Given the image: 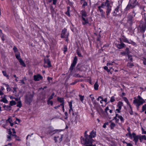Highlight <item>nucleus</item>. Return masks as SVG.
<instances>
[{"label":"nucleus","instance_id":"obj_8","mask_svg":"<svg viewBox=\"0 0 146 146\" xmlns=\"http://www.w3.org/2000/svg\"><path fill=\"white\" fill-rule=\"evenodd\" d=\"M82 23L83 25H88L90 26L91 25V24L89 22L87 18L84 17L82 18Z\"/></svg>","mask_w":146,"mask_h":146},{"label":"nucleus","instance_id":"obj_2","mask_svg":"<svg viewBox=\"0 0 146 146\" xmlns=\"http://www.w3.org/2000/svg\"><path fill=\"white\" fill-rule=\"evenodd\" d=\"M105 6L106 7V12L107 17H108V15L109 14L111 13V4L110 3L109 1L108 0H106L104 3Z\"/></svg>","mask_w":146,"mask_h":146},{"label":"nucleus","instance_id":"obj_4","mask_svg":"<svg viewBox=\"0 0 146 146\" xmlns=\"http://www.w3.org/2000/svg\"><path fill=\"white\" fill-rule=\"evenodd\" d=\"M96 132L94 130H92L90 133V135H89V139L91 140L90 143L93 144L95 143V144L97 142L95 140L92 139L93 138L95 137L96 136Z\"/></svg>","mask_w":146,"mask_h":146},{"label":"nucleus","instance_id":"obj_22","mask_svg":"<svg viewBox=\"0 0 146 146\" xmlns=\"http://www.w3.org/2000/svg\"><path fill=\"white\" fill-rule=\"evenodd\" d=\"M116 117H117L122 122H124V119L123 117L121 115H119L118 114H116Z\"/></svg>","mask_w":146,"mask_h":146},{"label":"nucleus","instance_id":"obj_21","mask_svg":"<svg viewBox=\"0 0 146 146\" xmlns=\"http://www.w3.org/2000/svg\"><path fill=\"white\" fill-rule=\"evenodd\" d=\"M85 146H96L95 143L93 144L90 142H85Z\"/></svg>","mask_w":146,"mask_h":146},{"label":"nucleus","instance_id":"obj_24","mask_svg":"<svg viewBox=\"0 0 146 146\" xmlns=\"http://www.w3.org/2000/svg\"><path fill=\"white\" fill-rule=\"evenodd\" d=\"M138 139H139V135H136L133 138V141L135 142V144H136L138 141Z\"/></svg>","mask_w":146,"mask_h":146},{"label":"nucleus","instance_id":"obj_52","mask_svg":"<svg viewBox=\"0 0 146 146\" xmlns=\"http://www.w3.org/2000/svg\"><path fill=\"white\" fill-rule=\"evenodd\" d=\"M7 141H11V135H7Z\"/></svg>","mask_w":146,"mask_h":146},{"label":"nucleus","instance_id":"obj_37","mask_svg":"<svg viewBox=\"0 0 146 146\" xmlns=\"http://www.w3.org/2000/svg\"><path fill=\"white\" fill-rule=\"evenodd\" d=\"M5 107L6 110L7 111L10 110L11 109V107L10 106H5Z\"/></svg>","mask_w":146,"mask_h":146},{"label":"nucleus","instance_id":"obj_48","mask_svg":"<svg viewBox=\"0 0 146 146\" xmlns=\"http://www.w3.org/2000/svg\"><path fill=\"white\" fill-rule=\"evenodd\" d=\"M54 93H53L51 95V96H50L48 98V100H50L51 99H52L53 98V96H54Z\"/></svg>","mask_w":146,"mask_h":146},{"label":"nucleus","instance_id":"obj_20","mask_svg":"<svg viewBox=\"0 0 146 146\" xmlns=\"http://www.w3.org/2000/svg\"><path fill=\"white\" fill-rule=\"evenodd\" d=\"M122 37L123 38H121L122 41H123L125 42H126L129 44L130 41V40H129L124 36H123Z\"/></svg>","mask_w":146,"mask_h":146},{"label":"nucleus","instance_id":"obj_41","mask_svg":"<svg viewBox=\"0 0 146 146\" xmlns=\"http://www.w3.org/2000/svg\"><path fill=\"white\" fill-rule=\"evenodd\" d=\"M80 100L82 102H83V101L84 100V96H82L80 95H79Z\"/></svg>","mask_w":146,"mask_h":146},{"label":"nucleus","instance_id":"obj_38","mask_svg":"<svg viewBox=\"0 0 146 146\" xmlns=\"http://www.w3.org/2000/svg\"><path fill=\"white\" fill-rule=\"evenodd\" d=\"M22 106V104L21 101H19L17 103V106L19 108H21Z\"/></svg>","mask_w":146,"mask_h":146},{"label":"nucleus","instance_id":"obj_26","mask_svg":"<svg viewBox=\"0 0 146 146\" xmlns=\"http://www.w3.org/2000/svg\"><path fill=\"white\" fill-rule=\"evenodd\" d=\"M123 99L124 100L126 103L127 105H128L129 108H131V106L130 105L128 99L126 97H123Z\"/></svg>","mask_w":146,"mask_h":146},{"label":"nucleus","instance_id":"obj_18","mask_svg":"<svg viewBox=\"0 0 146 146\" xmlns=\"http://www.w3.org/2000/svg\"><path fill=\"white\" fill-rule=\"evenodd\" d=\"M6 95H4L3 97L2 96L1 97V101L2 102H3L4 103L7 104L8 103V101L6 99Z\"/></svg>","mask_w":146,"mask_h":146},{"label":"nucleus","instance_id":"obj_3","mask_svg":"<svg viewBox=\"0 0 146 146\" xmlns=\"http://www.w3.org/2000/svg\"><path fill=\"white\" fill-rule=\"evenodd\" d=\"M33 96V95L31 93H28L25 96V102L28 105H30L32 101Z\"/></svg>","mask_w":146,"mask_h":146},{"label":"nucleus","instance_id":"obj_45","mask_svg":"<svg viewBox=\"0 0 146 146\" xmlns=\"http://www.w3.org/2000/svg\"><path fill=\"white\" fill-rule=\"evenodd\" d=\"M15 56L16 58L17 59L19 60V59H22L21 58H20V55L19 54H15Z\"/></svg>","mask_w":146,"mask_h":146},{"label":"nucleus","instance_id":"obj_43","mask_svg":"<svg viewBox=\"0 0 146 146\" xmlns=\"http://www.w3.org/2000/svg\"><path fill=\"white\" fill-rule=\"evenodd\" d=\"M47 102L48 105L50 104L52 106L53 105V102L52 101H50L49 100H48L47 101Z\"/></svg>","mask_w":146,"mask_h":146},{"label":"nucleus","instance_id":"obj_33","mask_svg":"<svg viewBox=\"0 0 146 146\" xmlns=\"http://www.w3.org/2000/svg\"><path fill=\"white\" fill-rule=\"evenodd\" d=\"M2 73L4 76L6 77L7 78L9 79V75L7 74V72L5 71H2Z\"/></svg>","mask_w":146,"mask_h":146},{"label":"nucleus","instance_id":"obj_15","mask_svg":"<svg viewBox=\"0 0 146 146\" xmlns=\"http://www.w3.org/2000/svg\"><path fill=\"white\" fill-rule=\"evenodd\" d=\"M98 11H99L101 14V16L102 17L104 18H106L105 15H104V12L103 10V9H101V8H100V7H98Z\"/></svg>","mask_w":146,"mask_h":146},{"label":"nucleus","instance_id":"obj_63","mask_svg":"<svg viewBox=\"0 0 146 146\" xmlns=\"http://www.w3.org/2000/svg\"><path fill=\"white\" fill-rule=\"evenodd\" d=\"M65 14L67 15L68 17H70V12H69L67 11V12H66L65 13Z\"/></svg>","mask_w":146,"mask_h":146},{"label":"nucleus","instance_id":"obj_23","mask_svg":"<svg viewBox=\"0 0 146 146\" xmlns=\"http://www.w3.org/2000/svg\"><path fill=\"white\" fill-rule=\"evenodd\" d=\"M119 7L117 6L116 8L115 9V11L113 12V15L116 16V15H118L119 14L118 13L119 12Z\"/></svg>","mask_w":146,"mask_h":146},{"label":"nucleus","instance_id":"obj_30","mask_svg":"<svg viewBox=\"0 0 146 146\" xmlns=\"http://www.w3.org/2000/svg\"><path fill=\"white\" fill-rule=\"evenodd\" d=\"M94 89L95 90H98V89L99 85L98 83L97 82H96L94 85Z\"/></svg>","mask_w":146,"mask_h":146},{"label":"nucleus","instance_id":"obj_47","mask_svg":"<svg viewBox=\"0 0 146 146\" xmlns=\"http://www.w3.org/2000/svg\"><path fill=\"white\" fill-rule=\"evenodd\" d=\"M16 120L17 121H15L14 122V123L16 124H18L20 122V120L19 119H18L17 118H16Z\"/></svg>","mask_w":146,"mask_h":146},{"label":"nucleus","instance_id":"obj_59","mask_svg":"<svg viewBox=\"0 0 146 146\" xmlns=\"http://www.w3.org/2000/svg\"><path fill=\"white\" fill-rule=\"evenodd\" d=\"M3 84L5 85V86L7 87V89L8 90V88H9V85L8 84H6L5 83H3Z\"/></svg>","mask_w":146,"mask_h":146},{"label":"nucleus","instance_id":"obj_17","mask_svg":"<svg viewBox=\"0 0 146 146\" xmlns=\"http://www.w3.org/2000/svg\"><path fill=\"white\" fill-rule=\"evenodd\" d=\"M7 122H9L11 126H12L14 125V123H13V121L11 117H9L6 120Z\"/></svg>","mask_w":146,"mask_h":146},{"label":"nucleus","instance_id":"obj_7","mask_svg":"<svg viewBox=\"0 0 146 146\" xmlns=\"http://www.w3.org/2000/svg\"><path fill=\"white\" fill-rule=\"evenodd\" d=\"M69 35L68 33L67 32V30L64 28L62 31L61 37L62 38H67Z\"/></svg>","mask_w":146,"mask_h":146},{"label":"nucleus","instance_id":"obj_46","mask_svg":"<svg viewBox=\"0 0 146 146\" xmlns=\"http://www.w3.org/2000/svg\"><path fill=\"white\" fill-rule=\"evenodd\" d=\"M146 110V104H144L142 108V111H144Z\"/></svg>","mask_w":146,"mask_h":146},{"label":"nucleus","instance_id":"obj_61","mask_svg":"<svg viewBox=\"0 0 146 146\" xmlns=\"http://www.w3.org/2000/svg\"><path fill=\"white\" fill-rule=\"evenodd\" d=\"M69 108L72 107V102H69Z\"/></svg>","mask_w":146,"mask_h":146},{"label":"nucleus","instance_id":"obj_55","mask_svg":"<svg viewBox=\"0 0 146 146\" xmlns=\"http://www.w3.org/2000/svg\"><path fill=\"white\" fill-rule=\"evenodd\" d=\"M13 49L14 50V51L16 52L18 51V50L16 47L15 46H14L13 48Z\"/></svg>","mask_w":146,"mask_h":146},{"label":"nucleus","instance_id":"obj_44","mask_svg":"<svg viewBox=\"0 0 146 146\" xmlns=\"http://www.w3.org/2000/svg\"><path fill=\"white\" fill-rule=\"evenodd\" d=\"M115 124L113 123H111L110 124V127L111 129H113L114 127H115Z\"/></svg>","mask_w":146,"mask_h":146},{"label":"nucleus","instance_id":"obj_27","mask_svg":"<svg viewBox=\"0 0 146 146\" xmlns=\"http://www.w3.org/2000/svg\"><path fill=\"white\" fill-rule=\"evenodd\" d=\"M44 63L45 64H47L48 65V67H51V62L48 59L46 60H45Z\"/></svg>","mask_w":146,"mask_h":146},{"label":"nucleus","instance_id":"obj_51","mask_svg":"<svg viewBox=\"0 0 146 146\" xmlns=\"http://www.w3.org/2000/svg\"><path fill=\"white\" fill-rule=\"evenodd\" d=\"M76 52L77 53L78 55V56H79V57L82 56L81 54V53L78 50H77Z\"/></svg>","mask_w":146,"mask_h":146},{"label":"nucleus","instance_id":"obj_14","mask_svg":"<svg viewBox=\"0 0 146 146\" xmlns=\"http://www.w3.org/2000/svg\"><path fill=\"white\" fill-rule=\"evenodd\" d=\"M146 29V23L142 24L140 27V31L141 32L144 33Z\"/></svg>","mask_w":146,"mask_h":146},{"label":"nucleus","instance_id":"obj_34","mask_svg":"<svg viewBox=\"0 0 146 146\" xmlns=\"http://www.w3.org/2000/svg\"><path fill=\"white\" fill-rule=\"evenodd\" d=\"M129 44H131L133 46H137V44L135 42H133V41L130 40V41L129 42Z\"/></svg>","mask_w":146,"mask_h":146},{"label":"nucleus","instance_id":"obj_57","mask_svg":"<svg viewBox=\"0 0 146 146\" xmlns=\"http://www.w3.org/2000/svg\"><path fill=\"white\" fill-rule=\"evenodd\" d=\"M60 105L62 106V110L63 112L64 111V104L63 103L62 104H61Z\"/></svg>","mask_w":146,"mask_h":146},{"label":"nucleus","instance_id":"obj_42","mask_svg":"<svg viewBox=\"0 0 146 146\" xmlns=\"http://www.w3.org/2000/svg\"><path fill=\"white\" fill-rule=\"evenodd\" d=\"M100 99H102L100 101V102L101 104H102L103 103V98L101 96H99L97 100L98 101H99L100 100Z\"/></svg>","mask_w":146,"mask_h":146},{"label":"nucleus","instance_id":"obj_9","mask_svg":"<svg viewBox=\"0 0 146 146\" xmlns=\"http://www.w3.org/2000/svg\"><path fill=\"white\" fill-rule=\"evenodd\" d=\"M43 77L40 74L34 75L33 76V79L35 81H39L42 80Z\"/></svg>","mask_w":146,"mask_h":146},{"label":"nucleus","instance_id":"obj_35","mask_svg":"<svg viewBox=\"0 0 146 146\" xmlns=\"http://www.w3.org/2000/svg\"><path fill=\"white\" fill-rule=\"evenodd\" d=\"M16 104V102L15 101L12 100L10 102L9 105L11 106L15 105Z\"/></svg>","mask_w":146,"mask_h":146},{"label":"nucleus","instance_id":"obj_12","mask_svg":"<svg viewBox=\"0 0 146 146\" xmlns=\"http://www.w3.org/2000/svg\"><path fill=\"white\" fill-rule=\"evenodd\" d=\"M123 106V103L121 102H119L117 104V107L118 109L116 110V111H117L118 113L120 112V110L121 109V107Z\"/></svg>","mask_w":146,"mask_h":146},{"label":"nucleus","instance_id":"obj_29","mask_svg":"<svg viewBox=\"0 0 146 146\" xmlns=\"http://www.w3.org/2000/svg\"><path fill=\"white\" fill-rule=\"evenodd\" d=\"M139 140L141 141L143 140H146V137L145 135L139 136Z\"/></svg>","mask_w":146,"mask_h":146},{"label":"nucleus","instance_id":"obj_54","mask_svg":"<svg viewBox=\"0 0 146 146\" xmlns=\"http://www.w3.org/2000/svg\"><path fill=\"white\" fill-rule=\"evenodd\" d=\"M130 108L131 110L129 111V113L131 115H132L133 114V112L132 111V107H131V108Z\"/></svg>","mask_w":146,"mask_h":146},{"label":"nucleus","instance_id":"obj_6","mask_svg":"<svg viewBox=\"0 0 146 146\" xmlns=\"http://www.w3.org/2000/svg\"><path fill=\"white\" fill-rule=\"evenodd\" d=\"M77 57L75 56L74 57L72 63L71 64L70 68L69 69L71 71H72L75 66L77 62Z\"/></svg>","mask_w":146,"mask_h":146},{"label":"nucleus","instance_id":"obj_49","mask_svg":"<svg viewBox=\"0 0 146 146\" xmlns=\"http://www.w3.org/2000/svg\"><path fill=\"white\" fill-rule=\"evenodd\" d=\"M109 110V107L108 106H107L106 107L105 110V112L107 114H108V113L107 112Z\"/></svg>","mask_w":146,"mask_h":146},{"label":"nucleus","instance_id":"obj_64","mask_svg":"<svg viewBox=\"0 0 146 146\" xmlns=\"http://www.w3.org/2000/svg\"><path fill=\"white\" fill-rule=\"evenodd\" d=\"M5 90V88L3 87L2 86L0 89V91L3 92Z\"/></svg>","mask_w":146,"mask_h":146},{"label":"nucleus","instance_id":"obj_28","mask_svg":"<svg viewBox=\"0 0 146 146\" xmlns=\"http://www.w3.org/2000/svg\"><path fill=\"white\" fill-rule=\"evenodd\" d=\"M57 100L60 102L61 103V104H62L63 103L64 104V100L63 98L58 97L57 98Z\"/></svg>","mask_w":146,"mask_h":146},{"label":"nucleus","instance_id":"obj_1","mask_svg":"<svg viewBox=\"0 0 146 146\" xmlns=\"http://www.w3.org/2000/svg\"><path fill=\"white\" fill-rule=\"evenodd\" d=\"M137 98H134L133 100V103L135 105L137 109L138 110L140 106L143 104L145 102V100L143 99L139 95L137 97Z\"/></svg>","mask_w":146,"mask_h":146},{"label":"nucleus","instance_id":"obj_58","mask_svg":"<svg viewBox=\"0 0 146 146\" xmlns=\"http://www.w3.org/2000/svg\"><path fill=\"white\" fill-rule=\"evenodd\" d=\"M8 134L9 135H11V134H12V131H11V129H9L8 130Z\"/></svg>","mask_w":146,"mask_h":146},{"label":"nucleus","instance_id":"obj_5","mask_svg":"<svg viewBox=\"0 0 146 146\" xmlns=\"http://www.w3.org/2000/svg\"><path fill=\"white\" fill-rule=\"evenodd\" d=\"M63 135L58 133L56 136L54 137V140L56 142H60L62 141Z\"/></svg>","mask_w":146,"mask_h":146},{"label":"nucleus","instance_id":"obj_32","mask_svg":"<svg viewBox=\"0 0 146 146\" xmlns=\"http://www.w3.org/2000/svg\"><path fill=\"white\" fill-rule=\"evenodd\" d=\"M91 99L92 100V101L93 103V104L95 105L96 104V102L95 100V98L93 96L91 97Z\"/></svg>","mask_w":146,"mask_h":146},{"label":"nucleus","instance_id":"obj_25","mask_svg":"<svg viewBox=\"0 0 146 146\" xmlns=\"http://www.w3.org/2000/svg\"><path fill=\"white\" fill-rule=\"evenodd\" d=\"M115 65V64L114 61L108 62L107 64V66H114Z\"/></svg>","mask_w":146,"mask_h":146},{"label":"nucleus","instance_id":"obj_50","mask_svg":"<svg viewBox=\"0 0 146 146\" xmlns=\"http://www.w3.org/2000/svg\"><path fill=\"white\" fill-rule=\"evenodd\" d=\"M110 101L111 102H113L115 101V99L113 96L111 97Z\"/></svg>","mask_w":146,"mask_h":146},{"label":"nucleus","instance_id":"obj_56","mask_svg":"<svg viewBox=\"0 0 146 146\" xmlns=\"http://www.w3.org/2000/svg\"><path fill=\"white\" fill-rule=\"evenodd\" d=\"M128 58L131 61H132L133 60V58L130 55H128Z\"/></svg>","mask_w":146,"mask_h":146},{"label":"nucleus","instance_id":"obj_11","mask_svg":"<svg viewBox=\"0 0 146 146\" xmlns=\"http://www.w3.org/2000/svg\"><path fill=\"white\" fill-rule=\"evenodd\" d=\"M137 0H135L134 3L132 4H129L127 5L126 8L127 9H132L137 4Z\"/></svg>","mask_w":146,"mask_h":146},{"label":"nucleus","instance_id":"obj_19","mask_svg":"<svg viewBox=\"0 0 146 146\" xmlns=\"http://www.w3.org/2000/svg\"><path fill=\"white\" fill-rule=\"evenodd\" d=\"M82 15V18L86 17L87 16V14L85 10H82L81 12Z\"/></svg>","mask_w":146,"mask_h":146},{"label":"nucleus","instance_id":"obj_40","mask_svg":"<svg viewBox=\"0 0 146 146\" xmlns=\"http://www.w3.org/2000/svg\"><path fill=\"white\" fill-rule=\"evenodd\" d=\"M136 135V134L133 133L131 134V135H130L129 137L131 139H132Z\"/></svg>","mask_w":146,"mask_h":146},{"label":"nucleus","instance_id":"obj_16","mask_svg":"<svg viewBox=\"0 0 146 146\" xmlns=\"http://www.w3.org/2000/svg\"><path fill=\"white\" fill-rule=\"evenodd\" d=\"M87 131H86L84 133V137L85 138V142H90L91 140L89 139V135L87 134Z\"/></svg>","mask_w":146,"mask_h":146},{"label":"nucleus","instance_id":"obj_60","mask_svg":"<svg viewBox=\"0 0 146 146\" xmlns=\"http://www.w3.org/2000/svg\"><path fill=\"white\" fill-rule=\"evenodd\" d=\"M108 122L107 123H104V125H103V127L104 128H106V125H108Z\"/></svg>","mask_w":146,"mask_h":146},{"label":"nucleus","instance_id":"obj_13","mask_svg":"<svg viewBox=\"0 0 146 146\" xmlns=\"http://www.w3.org/2000/svg\"><path fill=\"white\" fill-rule=\"evenodd\" d=\"M119 40L120 41V44H117V47L118 48L120 49L124 47L125 45L124 43L122 42V40L121 38L119 39Z\"/></svg>","mask_w":146,"mask_h":146},{"label":"nucleus","instance_id":"obj_62","mask_svg":"<svg viewBox=\"0 0 146 146\" xmlns=\"http://www.w3.org/2000/svg\"><path fill=\"white\" fill-rule=\"evenodd\" d=\"M131 132L130 131H129V132H128L126 134V135L127 136H128V137H129V136L130 135H131Z\"/></svg>","mask_w":146,"mask_h":146},{"label":"nucleus","instance_id":"obj_53","mask_svg":"<svg viewBox=\"0 0 146 146\" xmlns=\"http://www.w3.org/2000/svg\"><path fill=\"white\" fill-rule=\"evenodd\" d=\"M105 3H102L100 6H99L98 7H100V8H103L104 7V6H105Z\"/></svg>","mask_w":146,"mask_h":146},{"label":"nucleus","instance_id":"obj_36","mask_svg":"<svg viewBox=\"0 0 146 146\" xmlns=\"http://www.w3.org/2000/svg\"><path fill=\"white\" fill-rule=\"evenodd\" d=\"M127 66L129 68H132L133 66V64L131 62H128L127 64Z\"/></svg>","mask_w":146,"mask_h":146},{"label":"nucleus","instance_id":"obj_10","mask_svg":"<svg viewBox=\"0 0 146 146\" xmlns=\"http://www.w3.org/2000/svg\"><path fill=\"white\" fill-rule=\"evenodd\" d=\"M133 14L132 15H129L128 17L127 21L130 24H132L133 22V17H134L135 16L136 13H135L134 11L133 12Z\"/></svg>","mask_w":146,"mask_h":146},{"label":"nucleus","instance_id":"obj_39","mask_svg":"<svg viewBox=\"0 0 146 146\" xmlns=\"http://www.w3.org/2000/svg\"><path fill=\"white\" fill-rule=\"evenodd\" d=\"M88 4L86 2L84 1L82 6V8H84Z\"/></svg>","mask_w":146,"mask_h":146},{"label":"nucleus","instance_id":"obj_31","mask_svg":"<svg viewBox=\"0 0 146 146\" xmlns=\"http://www.w3.org/2000/svg\"><path fill=\"white\" fill-rule=\"evenodd\" d=\"M19 61L20 63V64L21 65H22L24 67L26 66V65L25 63L24 62L22 59H19Z\"/></svg>","mask_w":146,"mask_h":146}]
</instances>
